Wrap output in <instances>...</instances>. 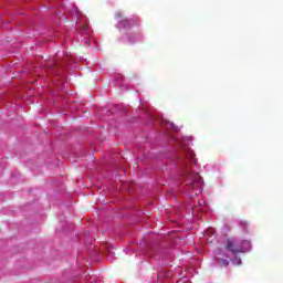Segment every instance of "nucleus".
<instances>
[{
    "mask_svg": "<svg viewBox=\"0 0 283 283\" xmlns=\"http://www.w3.org/2000/svg\"><path fill=\"white\" fill-rule=\"evenodd\" d=\"M219 262H220V264H222L223 266H229V261H227V260H220Z\"/></svg>",
    "mask_w": 283,
    "mask_h": 283,
    "instance_id": "7ed1b4c3",
    "label": "nucleus"
},
{
    "mask_svg": "<svg viewBox=\"0 0 283 283\" xmlns=\"http://www.w3.org/2000/svg\"><path fill=\"white\" fill-rule=\"evenodd\" d=\"M196 154H193V150L186 149L185 150V159L181 160V165L184 167L185 171V178H186V189L188 191H195V196H198L202 191V177L198 172L191 171L190 165H196Z\"/></svg>",
    "mask_w": 283,
    "mask_h": 283,
    "instance_id": "f257e3e1",
    "label": "nucleus"
},
{
    "mask_svg": "<svg viewBox=\"0 0 283 283\" xmlns=\"http://www.w3.org/2000/svg\"><path fill=\"white\" fill-rule=\"evenodd\" d=\"M117 17H120V14H117Z\"/></svg>",
    "mask_w": 283,
    "mask_h": 283,
    "instance_id": "423d86ee",
    "label": "nucleus"
},
{
    "mask_svg": "<svg viewBox=\"0 0 283 283\" xmlns=\"http://www.w3.org/2000/svg\"><path fill=\"white\" fill-rule=\"evenodd\" d=\"M172 129H178L176 126L171 125Z\"/></svg>",
    "mask_w": 283,
    "mask_h": 283,
    "instance_id": "39448f33",
    "label": "nucleus"
},
{
    "mask_svg": "<svg viewBox=\"0 0 283 283\" xmlns=\"http://www.w3.org/2000/svg\"><path fill=\"white\" fill-rule=\"evenodd\" d=\"M226 249L234 255L238 253H244V248H242L239 243H235V241L231 239L226 240Z\"/></svg>",
    "mask_w": 283,
    "mask_h": 283,
    "instance_id": "f03ea898",
    "label": "nucleus"
},
{
    "mask_svg": "<svg viewBox=\"0 0 283 283\" xmlns=\"http://www.w3.org/2000/svg\"><path fill=\"white\" fill-rule=\"evenodd\" d=\"M235 262H237V264H242V260H240V259H238V258L233 259V263H234V264H235Z\"/></svg>",
    "mask_w": 283,
    "mask_h": 283,
    "instance_id": "20e7f679",
    "label": "nucleus"
}]
</instances>
